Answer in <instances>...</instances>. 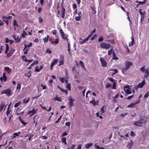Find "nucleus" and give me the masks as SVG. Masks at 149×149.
<instances>
[{"instance_id":"1","label":"nucleus","mask_w":149,"mask_h":149,"mask_svg":"<svg viewBox=\"0 0 149 149\" xmlns=\"http://www.w3.org/2000/svg\"><path fill=\"white\" fill-rule=\"evenodd\" d=\"M133 63L130 61H126L125 63V67H123L122 69V72L123 73L125 72L126 70H127L132 65Z\"/></svg>"},{"instance_id":"2","label":"nucleus","mask_w":149,"mask_h":149,"mask_svg":"<svg viewBox=\"0 0 149 149\" xmlns=\"http://www.w3.org/2000/svg\"><path fill=\"white\" fill-rule=\"evenodd\" d=\"M145 122V121L142 119H140L139 121H135L134 123L133 124L135 125L142 127V124Z\"/></svg>"},{"instance_id":"3","label":"nucleus","mask_w":149,"mask_h":149,"mask_svg":"<svg viewBox=\"0 0 149 149\" xmlns=\"http://www.w3.org/2000/svg\"><path fill=\"white\" fill-rule=\"evenodd\" d=\"M60 33L61 35L62 38L64 40L68 42V36L66 34L64 33L61 29L60 30Z\"/></svg>"},{"instance_id":"4","label":"nucleus","mask_w":149,"mask_h":149,"mask_svg":"<svg viewBox=\"0 0 149 149\" xmlns=\"http://www.w3.org/2000/svg\"><path fill=\"white\" fill-rule=\"evenodd\" d=\"M100 46L102 48L106 49H108L110 48L111 45L109 44H106L104 42H102L101 43Z\"/></svg>"},{"instance_id":"5","label":"nucleus","mask_w":149,"mask_h":149,"mask_svg":"<svg viewBox=\"0 0 149 149\" xmlns=\"http://www.w3.org/2000/svg\"><path fill=\"white\" fill-rule=\"evenodd\" d=\"M2 94H5L8 96H10L12 95V93H11V91L9 89H8L3 90L1 92Z\"/></svg>"},{"instance_id":"6","label":"nucleus","mask_w":149,"mask_h":149,"mask_svg":"<svg viewBox=\"0 0 149 149\" xmlns=\"http://www.w3.org/2000/svg\"><path fill=\"white\" fill-rule=\"evenodd\" d=\"M129 87L130 86L127 85L124 87V90L127 95L130 94L132 93V92L129 89Z\"/></svg>"},{"instance_id":"7","label":"nucleus","mask_w":149,"mask_h":149,"mask_svg":"<svg viewBox=\"0 0 149 149\" xmlns=\"http://www.w3.org/2000/svg\"><path fill=\"white\" fill-rule=\"evenodd\" d=\"M100 61L103 67L106 66L107 65V63L101 57L100 58Z\"/></svg>"},{"instance_id":"8","label":"nucleus","mask_w":149,"mask_h":149,"mask_svg":"<svg viewBox=\"0 0 149 149\" xmlns=\"http://www.w3.org/2000/svg\"><path fill=\"white\" fill-rule=\"evenodd\" d=\"M37 110L38 109H36L35 108H33L32 110L29 111H28V113L29 114H31V116H32L36 112Z\"/></svg>"},{"instance_id":"9","label":"nucleus","mask_w":149,"mask_h":149,"mask_svg":"<svg viewBox=\"0 0 149 149\" xmlns=\"http://www.w3.org/2000/svg\"><path fill=\"white\" fill-rule=\"evenodd\" d=\"M5 104L4 102H2L1 103V104L0 106V111H1L2 110L4 107H5L4 108V110H5V108L6 107V106H5Z\"/></svg>"},{"instance_id":"10","label":"nucleus","mask_w":149,"mask_h":149,"mask_svg":"<svg viewBox=\"0 0 149 149\" xmlns=\"http://www.w3.org/2000/svg\"><path fill=\"white\" fill-rule=\"evenodd\" d=\"M58 61V59H55L54 61L52 62L51 65V69H52L54 65L57 63Z\"/></svg>"},{"instance_id":"11","label":"nucleus","mask_w":149,"mask_h":149,"mask_svg":"<svg viewBox=\"0 0 149 149\" xmlns=\"http://www.w3.org/2000/svg\"><path fill=\"white\" fill-rule=\"evenodd\" d=\"M28 35V34L24 31H23V33H22L20 36V38H25L26 37V36H27Z\"/></svg>"},{"instance_id":"12","label":"nucleus","mask_w":149,"mask_h":149,"mask_svg":"<svg viewBox=\"0 0 149 149\" xmlns=\"http://www.w3.org/2000/svg\"><path fill=\"white\" fill-rule=\"evenodd\" d=\"M43 68V66L42 65L41 66L40 68L38 67V66H37L35 68V71L37 72H39Z\"/></svg>"},{"instance_id":"13","label":"nucleus","mask_w":149,"mask_h":149,"mask_svg":"<svg viewBox=\"0 0 149 149\" xmlns=\"http://www.w3.org/2000/svg\"><path fill=\"white\" fill-rule=\"evenodd\" d=\"M49 37V36L47 35L46 37H45L43 38V40L45 43H46L48 42Z\"/></svg>"},{"instance_id":"14","label":"nucleus","mask_w":149,"mask_h":149,"mask_svg":"<svg viewBox=\"0 0 149 149\" xmlns=\"http://www.w3.org/2000/svg\"><path fill=\"white\" fill-rule=\"evenodd\" d=\"M4 70L8 72V73H10L11 72V69L9 67H5L4 68Z\"/></svg>"},{"instance_id":"15","label":"nucleus","mask_w":149,"mask_h":149,"mask_svg":"<svg viewBox=\"0 0 149 149\" xmlns=\"http://www.w3.org/2000/svg\"><path fill=\"white\" fill-rule=\"evenodd\" d=\"M132 40V41L129 43V46H132L134 43V39L133 38V37L132 36L131 38Z\"/></svg>"},{"instance_id":"16","label":"nucleus","mask_w":149,"mask_h":149,"mask_svg":"<svg viewBox=\"0 0 149 149\" xmlns=\"http://www.w3.org/2000/svg\"><path fill=\"white\" fill-rule=\"evenodd\" d=\"M145 73L146 74L145 75V77H148L149 76V68L145 69Z\"/></svg>"},{"instance_id":"17","label":"nucleus","mask_w":149,"mask_h":149,"mask_svg":"<svg viewBox=\"0 0 149 149\" xmlns=\"http://www.w3.org/2000/svg\"><path fill=\"white\" fill-rule=\"evenodd\" d=\"M90 103L93 104L94 106L97 105L98 101H97L96 102L95 100H93L91 101L90 102Z\"/></svg>"},{"instance_id":"18","label":"nucleus","mask_w":149,"mask_h":149,"mask_svg":"<svg viewBox=\"0 0 149 149\" xmlns=\"http://www.w3.org/2000/svg\"><path fill=\"white\" fill-rule=\"evenodd\" d=\"M74 102L69 101V102L68 107L69 108H71L72 107L74 106Z\"/></svg>"},{"instance_id":"19","label":"nucleus","mask_w":149,"mask_h":149,"mask_svg":"<svg viewBox=\"0 0 149 149\" xmlns=\"http://www.w3.org/2000/svg\"><path fill=\"white\" fill-rule=\"evenodd\" d=\"M65 9L64 8H63L61 11V17L63 18L65 17Z\"/></svg>"},{"instance_id":"20","label":"nucleus","mask_w":149,"mask_h":149,"mask_svg":"<svg viewBox=\"0 0 149 149\" xmlns=\"http://www.w3.org/2000/svg\"><path fill=\"white\" fill-rule=\"evenodd\" d=\"M134 142L133 141L131 140L130 142L127 145V147H131L133 145Z\"/></svg>"},{"instance_id":"21","label":"nucleus","mask_w":149,"mask_h":149,"mask_svg":"<svg viewBox=\"0 0 149 149\" xmlns=\"http://www.w3.org/2000/svg\"><path fill=\"white\" fill-rule=\"evenodd\" d=\"M57 87L58 88H59L62 92H65L66 94H67L68 92L67 90H65L64 89L61 88L58 86H57Z\"/></svg>"},{"instance_id":"22","label":"nucleus","mask_w":149,"mask_h":149,"mask_svg":"<svg viewBox=\"0 0 149 149\" xmlns=\"http://www.w3.org/2000/svg\"><path fill=\"white\" fill-rule=\"evenodd\" d=\"M61 140L63 143H64L65 145L67 144L66 139L65 137L62 138H61Z\"/></svg>"},{"instance_id":"23","label":"nucleus","mask_w":149,"mask_h":149,"mask_svg":"<svg viewBox=\"0 0 149 149\" xmlns=\"http://www.w3.org/2000/svg\"><path fill=\"white\" fill-rule=\"evenodd\" d=\"M3 79L4 81H6L7 79V77L5 73H3V77H1L0 78V79L1 80L2 79Z\"/></svg>"},{"instance_id":"24","label":"nucleus","mask_w":149,"mask_h":149,"mask_svg":"<svg viewBox=\"0 0 149 149\" xmlns=\"http://www.w3.org/2000/svg\"><path fill=\"white\" fill-rule=\"evenodd\" d=\"M13 37L14 39L17 42H19L21 40L20 38H19L18 36L17 38H16V36H14Z\"/></svg>"},{"instance_id":"25","label":"nucleus","mask_w":149,"mask_h":149,"mask_svg":"<svg viewBox=\"0 0 149 149\" xmlns=\"http://www.w3.org/2000/svg\"><path fill=\"white\" fill-rule=\"evenodd\" d=\"M93 145V144L92 143H89L87 144L86 145V148L88 149L91 146Z\"/></svg>"},{"instance_id":"26","label":"nucleus","mask_w":149,"mask_h":149,"mask_svg":"<svg viewBox=\"0 0 149 149\" xmlns=\"http://www.w3.org/2000/svg\"><path fill=\"white\" fill-rule=\"evenodd\" d=\"M139 13L141 15H144L145 14V11L141 9H140L139 10Z\"/></svg>"},{"instance_id":"27","label":"nucleus","mask_w":149,"mask_h":149,"mask_svg":"<svg viewBox=\"0 0 149 149\" xmlns=\"http://www.w3.org/2000/svg\"><path fill=\"white\" fill-rule=\"evenodd\" d=\"M21 110V109H19V108L17 109L16 111V114L17 115H18L21 114V112H20Z\"/></svg>"},{"instance_id":"28","label":"nucleus","mask_w":149,"mask_h":149,"mask_svg":"<svg viewBox=\"0 0 149 149\" xmlns=\"http://www.w3.org/2000/svg\"><path fill=\"white\" fill-rule=\"evenodd\" d=\"M59 42V40L58 39H56L54 42H52L51 43L53 44V45H55L57 44H58Z\"/></svg>"},{"instance_id":"29","label":"nucleus","mask_w":149,"mask_h":149,"mask_svg":"<svg viewBox=\"0 0 149 149\" xmlns=\"http://www.w3.org/2000/svg\"><path fill=\"white\" fill-rule=\"evenodd\" d=\"M3 21L5 22L7 24L8 23V20H7V18L6 17H5V16H3Z\"/></svg>"},{"instance_id":"30","label":"nucleus","mask_w":149,"mask_h":149,"mask_svg":"<svg viewBox=\"0 0 149 149\" xmlns=\"http://www.w3.org/2000/svg\"><path fill=\"white\" fill-rule=\"evenodd\" d=\"M30 98H29L27 100H26V98H25L23 100V103L24 104H26L28 102Z\"/></svg>"},{"instance_id":"31","label":"nucleus","mask_w":149,"mask_h":149,"mask_svg":"<svg viewBox=\"0 0 149 149\" xmlns=\"http://www.w3.org/2000/svg\"><path fill=\"white\" fill-rule=\"evenodd\" d=\"M136 104V103H132L130 104L128 106V107H134L135 105Z\"/></svg>"},{"instance_id":"32","label":"nucleus","mask_w":149,"mask_h":149,"mask_svg":"<svg viewBox=\"0 0 149 149\" xmlns=\"http://www.w3.org/2000/svg\"><path fill=\"white\" fill-rule=\"evenodd\" d=\"M144 85V83L143 82L141 83H139L138 84V86L139 87V88H141Z\"/></svg>"},{"instance_id":"33","label":"nucleus","mask_w":149,"mask_h":149,"mask_svg":"<svg viewBox=\"0 0 149 149\" xmlns=\"http://www.w3.org/2000/svg\"><path fill=\"white\" fill-rule=\"evenodd\" d=\"M80 64L81 65V66L84 69H85V67L84 66V63L82 61H80Z\"/></svg>"},{"instance_id":"34","label":"nucleus","mask_w":149,"mask_h":149,"mask_svg":"<svg viewBox=\"0 0 149 149\" xmlns=\"http://www.w3.org/2000/svg\"><path fill=\"white\" fill-rule=\"evenodd\" d=\"M64 61V60L60 59V60L59 61V65H63V64Z\"/></svg>"},{"instance_id":"35","label":"nucleus","mask_w":149,"mask_h":149,"mask_svg":"<svg viewBox=\"0 0 149 149\" xmlns=\"http://www.w3.org/2000/svg\"><path fill=\"white\" fill-rule=\"evenodd\" d=\"M54 99L55 100H58L60 102L61 101V97H58L57 96Z\"/></svg>"},{"instance_id":"36","label":"nucleus","mask_w":149,"mask_h":149,"mask_svg":"<svg viewBox=\"0 0 149 149\" xmlns=\"http://www.w3.org/2000/svg\"><path fill=\"white\" fill-rule=\"evenodd\" d=\"M21 87V84L20 83H19L17 84V90L18 89H19Z\"/></svg>"},{"instance_id":"37","label":"nucleus","mask_w":149,"mask_h":149,"mask_svg":"<svg viewBox=\"0 0 149 149\" xmlns=\"http://www.w3.org/2000/svg\"><path fill=\"white\" fill-rule=\"evenodd\" d=\"M113 51V48L112 47L111 49L108 51V54L109 55H110L112 53Z\"/></svg>"},{"instance_id":"38","label":"nucleus","mask_w":149,"mask_h":149,"mask_svg":"<svg viewBox=\"0 0 149 149\" xmlns=\"http://www.w3.org/2000/svg\"><path fill=\"white\" fill-rule=\"evenodd\" d=\"M21 102H18L15 104L14 105V107H18L21 104Z\"/></svg>"},{"instance_id":"39","label":"nucleus","mask_w":149,"mask_h":149,"mask_svg":"<svg viewBox=\"0 0 149 149\" xmlns=\"http://www.w3.org/2000/svg\"><path fill=\"white\" fill-rule=\"evenodd\" d=\"M95 29H94L91 33L90 34V35H89V36H90V37H91V36L93 35V33H95Z\"/></svg>"},{"instance_id":"40","label":"nucleus","mask_w":149,"mask_h":149,"mask_svg":"<svg viewBox=\"0 0 149 149\" xmlns=\"http://www.w3.org/2000/svg\"><path fill=\"white\" fill-rule=\"evenodd\" d=\"M65 70V76H66V78L67 79H68L69 77V76H68V71L66 69Z\"/></svg>"},{"instance_id":"41","label":"nucleus","mask_w":149,"mask_h":149,"mask_svg":"<svg viewBox=\"0 0 149 149\" xmlns=\"http://www.w3.org/2000/svg\"><path fill=\"white\" fill-rule=\"evenodd\" d=\"M68 134V133L66 132H64L62 133L61 136L62 137H63L64 136H66Z\"/></svg>"},{"instance_id":"42","label":"nucleus","mask_w":149,"mask_h":149,"mask_svg":"<svg viewBox=\"0 0 149 149\" xmlns=\"http://www.w3.org/2000/svg\"><path fill=\"white\" fill-rule=\"evenodd\" d=\"M39 61L38 60H36L35 61H34L33 63L31 64V65H33L35 64H38Z\"/></svg>"},{"instance_id":"43","label":"nucleus","mask_w":149,"mask_h":149,"mask_svg":"<svg viewBox=\"0 0 149 149\" xmlns=\"http://www.w3.org/2000/svg\"><path fill=\"white\" fill-rule=\"evenodd\" d=\"M149 95V92H147L144 96V98H147Z\"/></svg>"},{"instance_id":"44","label":"nucleus","mask_w":149,"mask_h":149,"mask_svg":"<svg viewBox=\"0 0 149 149\" xmlns=\"http://www.w3.org/2000/svg\"><path fill=\"white\" fill-rule=\"evenodd\" d=\"M66 87L68 88V90H70V83L68 84L66 86Z\"/></svg>"},{"instance_id":"45","label":"nucleus","mask_w":149,"mask_h":149,"mask_svg":"<svg viewBox=\"0 0 149 149\" xmlns=\"http://www.w3.org/2000/svg\"><path fill=\"white\" fill-rule=\"evenodd\" d=\"M19 121L22 123L24 125H25L26 124V123H25L24 121L22 119H21L19 120Z\"/></svg>"},{"instance_id":"46","label":"nucleus","mask_w":149,"mask_h":149,"mask_svg":"<svg viewBox=\"0 0 149 149\" xmlns=\"http://www.w3.org/2000/svg\"><path fill=\"white\" fill-rule=\"evenodd\" d=\"M81 17V16H77L75 17V19L77 21H78L79 20Z\"/></svg>"},{"instance_id":"47","label":"nucleus","mask_w":149,"mask_h":149,"mask_svg":"<svg viewBox=\"0 0 149 149\" xmlns=\"http://www.w3.org/2000/svg\"><path fill=\"white\" fill-rule=\"evenodd\" d=\"M145 66H143L140 68V70L142 72H143L145 71Z\"/></svg>"},{"instance_id":"48","label":"nucleus","mask_w":149,"mask_h":149,"mask_svg":"<svg viewBox=\"0 0 149 149\" xmlns=\"http://www.w3.org/2000/svg\"><path fill=\"white\" fill-rule=\"evenodd\" d=\"M59 78L60 79V81L63 83H64V79L63 78V77H59Z\"/></svg>"},{"instance_id":"49","label":"nucleus","mask_w":149,"mask_h":149,"mask_svg":"<svg viewBox=\"0 0 149 149\" xmlns=\"http://www.w3.org/2000/svg\"><path fill=\"white\" fill-rule=\"evenodd\" d=\"M68 100L70 101L71 102H74L75 100L74 99H72L71 97H69Z\"/></svg>"},{"instance_id":"50","label":"nucleus","mask_w":149,"mask_h":149,"mask_svg":"<svg viewBox=\"0 0 149 149\" xmlns=\"http://www.w3.org/2000/svg\"><path fill=\"white\" fill-rule=\"evenodd\" d=\"M10 111L9 110V109H8V110L7 111V116H8L9 115H10Z\"/></svg>"},{"instance_id":"51","label":"nucleus","mask_w":149,"mask_h":149,"mask_svg":"<svg viewBox=\"0 0 149 149\" xmlns=\"http://www.w3.org/2000/svg\"><path fill=\"white\" fill-rule=\"evenodd\" d=\"M46 52L47 53H49V54H50L52 53V51L50 50L49 49H47L46 50Z\"/></svg>"},{"instance_id":"52","label":"nucleus","mask_w":149,"mask_h":149,"mask_svg":"<svg viewBox=\"0 0 149 149\" xmlns=\"http://www.w3.org/2000/svg\"><path fill=\"white\" fill-rule=\"evenodd\" d=\"M65 125L66 126L69 127L70 125V123L69 122H66L65 123Z\"/></svg>"},{"instance_id":"53","label":"nucleus","mask_w":149,"mask_h":149,"mask_svg":"<svg viewBox=\"0 0 149 149\" xmlns=\"http://www.w3.org/2000/svg\"><path fill=\"white\" fill-rule=\"evenodd\" d=\"M136 135L135 133L133 132L132 131L131 132V135L133 136H135Z\"/></svg>"},{"instance_id":"54","label":"nucleus","mask_w":149,"mask_h":149,"mask_svg":"<svg viewBox=\"0 0 149 149\" xmlns=\"http://www.w3.org/2000/svg\"><path fill=\"white\" fill-rule=\"evenodd\" d=\"M97 35H94L91 38V40H93L96 37Z\"/></svg>"},{"instance_id":"55","label":"nucleus","mask_w":149,"mask_h":149,"mask_svg":"<svg viewBox=\"0 0 149 149\" xmlns=\"http://www.w3.org/2000/svg\"><path fill=\"white\" fill-rule=\"evenodd\" d=\"M41 95L40 94L39 95H37V96H35L34 97H33V100H34V99H37L38 97H40V96Z\"/></svg>"},{"instance_id":"56","label":"nucleus","mask_w":149,"mask_h":149,"mask_svg":"<svg viewBox=\"0 0 149 149\" xmlns=\"http://www.w3.org/2000/svg\"><path fill=\"white\" fill-rule=\"evenodd\" d=\"M116 84L115 82H113L112 88L115 89L116 88Z\"/></svg>"},{"instance_id":"57","label":"nucleus","mask_w":149,"mask_h":149,"mask_svg":"<svg viewBox=\"0 0 149 149\" xmlns=\"http://www.w3.org/2000/svg\"><path fill=\"white\" fill-rule=\"evenodd\" d=\"M5 45H6V50H9V47L8 44H6Z\"/></svg>"},{"instance_id":"58","label":"nucleus","mask_w":149,"mask_h":149,"mask_svg":"<svg viewBox=\"0 0 149 149\" xmlns=\"http://www.w3.org/2000/svg\"><path fill=\"white\" fill-rule=\"evenodd\" d=\"M103 40V38L102 37H100L98 39V41L99 42H102Z\"/></svg>"},{"instance_id":"59","label":"nucleus","mask_w":149,"mask_h":149,"mask_svg":"<svg viewBox=\"0 0 149 149\" xmlns=\"http://www.w3.org/2000/svg\"><path fill=\"white\" fill-rule=\"evenodd\" d=\"M64 56L63 55H61L60 56V58L61 60H64Z\"/></svg>"},{"instance_id":"60","label":"nucleus","mask_w":149,"mask_h":149,"mask_svg":"<svg viewBox=\"0 0 149 149\" xmlns=\"http://www.w3.org/2000/svg\"><path fill=\"white\" fill-rule=\"evenodd\" d=\"M95 146L96 148L98 149H99V148H100V146L98 145H97L96 143L95 144Z\"/></svg>"},{"instance_id":"61","label":"nucleus","mask_w":149,"mask_h":149,"mask_svg":"<svg viewBox=\"0 0 149 149\" xmlns=\"http://www.w3.org/2000/svg\"><path fill=\"white\" fill-rule=\"evenodd\" d=\"M57 31L56 30H53V31H52V33L54 35H56V33Z\"/></svg>"},{"instance_id":"62","label":"nucleus","mask_w":149,"mask_h":149,"mask_svg":"<svg viewBox=\"0 0 149 149\" xmlns=\"http://www.w3.org/2000/svg\"><path fill=\"white\" fill-rule=\"evenodd\" d=\"M39 21L40 23H41L42 22L43 20L40 17L38 18Z\"/></svg>"},{"instance_id":"63","label":"nucleus","mask_w":149,"mask_h":149,"mask_svg":"<svg viewBox=\"0 0 149 149\" xmlns=\"http://www.w3.org/2000/svg\"><path fill=\"white\" fill-rule=\"evenodd\" d=\"M32 45V42H30L29 45H26L27 47H31Z\"/></svg>"},{"instance_id":"64","label":"nucleus","mask_w":149,"mask_h":149,"mask_svg":"<svg viewBox=\"0 0 149 149\" xmlns=\"http://www.w3.org/2000/svg\"><path fill=\"white\" fill-rule=\"evenodd\" d=\"M109 81H111L112 82H113V81H114V80L112 78H111V77L109 78Z\"/></svg>"}]
</instances>
